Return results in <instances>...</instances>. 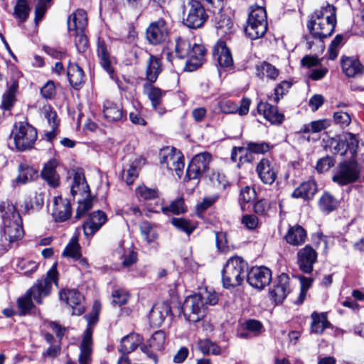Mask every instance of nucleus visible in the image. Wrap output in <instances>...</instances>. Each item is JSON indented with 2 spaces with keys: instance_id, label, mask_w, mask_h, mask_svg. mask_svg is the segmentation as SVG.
Returning a JSON list of instances; mask_svg holds the SVG:
<instances>
[{
  "instance_id": "f8f14e48",
  "label": "nucleus",
  "mask_w": 364,
  "mask_h": 364,
  "mask_svg": "<svg viewBox=\"0 0 364 364\" xmlns=\"http://www.w3.org/2000/svg\"><path fill=\"white\" fill-rule=\"evenodd\" d=\"M212 156L208 152L196 155L190 162L185 176L186 181L198 179L209 168Z\"/></svg>"
},
{
  "instance_id": "f257e3e1",
  "label": "nucleus",
  "mask_w": 364,
  "mask_h": 364,
  "mask_svg": "<svg viewBox=\"0 0 364 364\" xmlns=\"http://www.w3.org/2000/svg\"><path fill=\"white\" fill-rule=\"evenodd\" d=\"M2 224L0 230V242L3 249L11 248L14 243L22 239L24 231L22 219L16 207L9 200L0 203Z\"/></svg>"
},
{
  "instance_id": "0eeeda50",
  "label": "nucleus",
  "mask_w": 364,
  "mask_h": 364,
  "mask_svg": "<svg viewBox=\"0 0 364 364\" xmlns=\"http://www.w3.org/2000/svg\"><path fill=\"white\" fill-rule=\"evenodd\" d=\"M245 27L246 35L252 40L262 38L268 28L266 10L262 6H252Z\"/></svg>"
},
{
  "instance_id": "603ef678",
  "label": "nucleus",
  "mask_w": 364,
  "mask_h": 364,
  "mask_svg": "<svg viewBox=\"0 0 364 364\" xmlns=\"http://www.w3.org/2000/svg\"><path fill=\"white\" fill-rule=\"evenodd\" d=\"M338 201L328 193L323 194L319 200V207L324 212H331L336 209Z\"/></svg>"
},
{
  "instance_id": "37998d69",
  "label": "nucleus",
  "mask_w": 364,
  "mask_h": 364,
  "mask_svg": "<svg viewBox=\"0 0 364 364\" xmlns=\"http://www.w3.org/2000/svg\"><path fill=\"white\" fill-rule=\"evenodd\" d=\"M256 75L261 79L267 77L275 80L279 75V70L267 62H262L256 65Z\"/></svg>"
},
{
  "instance_id": "5701e85b",
  "label": "nucleus",
  "mask_w": 364,
  "mask_h": 364,
  "mask_svg": "<svg viewBox=\"0 0 364 364\" xmlns=\"http://www.w3.org/2000/svg\"><path fill=\"white\" fill-rule=\"evenodd\" d=\"M213 55L220 68H230L233 65L232 54L224 41H218L214 46Z\"/></svg>"
},
{
  "instance_id": "a18cd8bd",
  "label": "nucleus",
  "mask_w": 364,
  "mask_h": 364,
  "mask_svg": "<svg viewBox=\"0 0 364 364\" xmlns=\"http://www.w3.org/2000/svg\"><path fill=\"white\" fill-rule=\"evenodd\" d=\"M80 249L77 238L73 237L65 246L62 252V256L73 260L77 259L81 255Z\"/></svg>"
},
{
  "instance_id": "49530a36",
  "label": "nucleus",
  "mask_w": 364,
  "mask_h": 364,
  "mask_svg": "<svg viewBox=\"0 0 364 364\" xmlns=\"http://www.w3.org/2000/svg\"><path fill=\"white\" fill-rule=\"evenodd\" d=\"M215 14L214 21L215 26L218 29H220L222 32L227 33L230 31L233 23L230 17L224 14L222 11H216Z\"/></svg>"
},
{
  "instance_id": "f3484780",
  "label": "nucleus",
  "mask_w": 364,
  "mask_h": 364,
  "mask_svg": "<svg viewBox=\"0 0 364 364\" xmlns=\"http://www.w3.org/2000/svg\"><path fill=\"white\" fill-rule=\"evenodd\" d=\"M247 281L255 289H262L272 279V272L267 267L261 266L252 267L247 274Z\"/></svg>"
},
{
  "instance_id": "7c9ffc66",
  "label": "nucleus",
  "mask_w": 364,
  "mask_h": 364,
  "mask_svg": "<svg viewBox=\"0 0 364 364\" xmlns=\"http://www.w3.org/2000/svg\"><path fill=\"white\" fill-rule=\"evenodd\" d=\"M87 15L83 9H77L69 16L68 28L70 32H82L87 25Z\"/></svg>"
},
{
  "instance_id": "a19ab883",
  "label": "nucleus",
  "mask_w": 364,
  "mask_h": 364,
  "mask_svg": "<svg viewBox=\"0 0 364 364\" xmlns=\"http://www.w3.org/2000/svg\"><path fill=\"white\" fill-rule=\"evenodd\" d=\"M67 75L70 84L75 88H77L84 82V72L76 63H70L68 64Z\"/></svg>"
},
{
  "instance_id": "6e6d98bb",
  "label": "nucleus",
  "mask_w": 364,
  "mask_h": 364,
  "mask_svg": "<svg viewBox=\"0 0 364 364\" xmlns=\"http://www.w3.org/2000/svg\"><path fill=\"white\" fill-rule=\"evenodd\" d=\"M107 221V216L104 211L97 210L92 212V235L97 232Z\"/></svg>"
},
{
  "instance_id": "1a4fd4ad",
  "label": "nucleus",
  "mask_w": 364,
  "mask_h": 364,
  "mask_svg": "<svg viewBox=\"0 0 364 364\" xmlns=\"http://www.w3.org/2000/svg\"><path fill=\"white\" fill-rule=\"evenodd\" d=\"M184 24L191 28H200L208 19V15L201 3L198 0H183Z\"/></svg>"
},
{
  "instance_id": "2f4dec72",
  "label": "nucleus",
  "mask_w": 364,
  "mask_h": 364,
  "mask_svg": "<svg viewBox=\"0 0 364 364\" xmlns=\"http://www.w3.org/2000/svg\"><path fill=\"white\" fill-rule=\"evenodd\" d=\"M171 312V308L166 302L154 304L149 312V321L151 325L159 326Z\"/></svg>"
},
{
  "instance_id": "f704fd0d",
  "label": "nucleus",
  "mask_w": 364,
  "mask_h": 364,
  "mask_svg": "<svg viewBox=\"0 0 364 364\" xmlns=\"http://www.w3.org/2000/svg\"><path fill=\"white\" fill-rule=\"evenodd\" d=\"M284 237L287 242L291 245H301L306 241V232L301 225H295L289 228Z\"/></svg>"
},
{
  "instance_id": "864d4df0",
  "label": "nucleus",
  "mask_w": 364,
  "mask_h": 364,
  "mask_svg": "<svg viewBox=\"0 0 364 364\" xmlns=\"http://www.w3.org/2000/svg\"><path fill=\"white\" fill-rule=\"evenodd\" d=\"M136 196L139 200H151L158 198V191L149 188L145 186H140L136 190Z\"/></svg>"
},
{
  "instance_id": "5fc2aeb1",
  "label": "nucleus",
  "mask_w": 364,
  "mask_h": 364,
  "mask_svg": "<svg viewBox=\"0 0 364 364\" xmlns=\"http://www.w3.org/2000/svg\"><path fill=\"white\" fill-rule=\"evenodd\" d=\"M256 197V192L253 188L245 186L240 191L239 203L242 210L245 209L246 203L252 202Z\"/></svg>"
},
{
  "instance_id": "680f3d73",
  "label": "nucleus",
  "mask_w": 364,
  "mask_h": 364,
  "mask_svg": "<svg viewBox=\"0 0 364 364\" xmlns=\"http://www.w3.org/2000/svg\"><path fill=\"white\" fill-rule=\"evenodd\" d=\"M38 264L33 261L21 259L18 263V267L23 271L25 275L29 276L36 271Z\"/></svg>"
},
{
  "instance_id": "7ed1b4c3",
  "label": "nucleus",
  "mask_w": 364,
  "mask_h": 364,
  "mask_svg": "<svg viewBox=\"0 0 364 364\" xmlns=\"http://www.w3.org/2000/svg\"><path fill=\"white\" fill-rule=\"evenodd\" d=\"M70 191L73 196L78 194L82 197L77 200L78 207L75 218H81L86 215L89 216L82 225L83 233L85 237L89 240L91 235V215L89 213L91 209V193L90 186L82 173L76 172L75 173Z\"/></svg>"
},
{
  "instance_id": "ea45409f",
  "label": "nucleus",
  "mask_w": 364,
  "mask_h": 364,
  "mask_svg": "<svg viewBox=\"0 0 364 364\" xmlns=\"http://www.w3.org/2000/svg\"><path fill=\"white\" fill-rule=\"evenodd\" d=\"M44 339L50 346L42 353V358L54 359L58 357L61 352V343L50 333L44 334Z\"/></svg>"
},
{
  "instance_id": "9b49d317",
  "label": "nucleus",
  "mask_w": 364,
  "mask_h": 364,
  "mask_svg": "<svg viewBox=\"0 0 364 364\" xmlns=\"http://www.w3.org/2000/svg\"><path fill=\"white\" fill-rule=\"evenodd\" d=\"M96 55L101 68L109 75L111 79L114 80L115 70L113 65L116 60L111 55L107 41L101 37H99L97 41Z\"/></svg>"
},
{
  "instance_id": "3c124183",
  "label": "nucleus",
  "mask_w": 364,
  "mask_h": 364,
  "mask_svg": "<svg viewBox=\"0 0 364 364\" xmlns=\"http://www.w3.org/2000/svg\"><path fill=\"white\" fill-rule=\"evenodd\" d=\"M198 346L199 350L204 355H219L220 353V348L216 343L208 339L200 341L198 343Z\"/></svg>"
},
{
  "instance_id": "4c0bfd02",
  "label": "nucleus",
  "mask_w": 364,
  "mask_h": 364,
  "mask_svg": "<svg viewBox=\"0 0 364 364\" xmlns=\"http://www.w3.org/2000/svg\"><path fill=\"white\" fill-rule=\"evenodd\" d=\"M161 70V59L154 55H150L146 70V76L148 83H154L156 82Z\"/></svg>"
},
{
  "instance_id": "c756f323",
  "label": "nucleus",
  "mask_w": 364,
  "mask_h": 364,
  "mask_svg": "<svg viewBox=\"0 0 364 364\" xmlns=\"http://www.w3.org/2000/svg\"><path fill=\"white\" fill-rule=\"evenodd\" d=\"M318 191L315 180L309 179L300 184L291 193L294 198H302L305 200H311Z\"/></svg>"
},
{
  "instance_id": "72a5a7b5",
  "label": "nucleus",
  "mask_w": 364,
  "mask_h": 364,
  "mask_svg": "<svg viewBox=\"0 0 364 364\" xmlns=\"http://www.w3.org/2000/svg\"><path fill=\"white\" fill-rule=\"evenodd\" d=\"M143 338L138 333H132L123 337L121 340L119 350L122 354H129L141 346Z\"/></svg>"
},
{
  "instance_id": "bf43d9fd",
  "label": "nucleus",
  "mask_w": 364,
  "mask_h": 364,
  "mask_svg": "<svg viewBox=\"0 0 364 364\" xmlns=\"http://www.w3.org/2000/svg\"><path fill=\"white\" fill-rule=\"evenodd\" d=\"M74 33L75 36V43L77 49L80 53L85 52L89 46L88 38L84 34V31L82 32L78 31Z\"/></svg>"
},
{
  "instance_id": "412c9836",
  "label": "nucleus",
  "mask_w": 364,
  "mask_h": 364,
  "mask_svg": "<svg viewBox=\"0 0 364 364\" xmlns=\"http://www.w3.org/2000/svg\"><path fill=\"white\" fill-rule=\"evenodd\" d=\"M206 50L203 45L195 43L188 53L186 70L193 71L200 67L205 60Z\"/></svg>"
},
{
  "instance_id": "ddd939ff",
  "label": "nucleus",
  "mask_w": 364,
  "mask_h": 364,
  "mask_svg": "<svg viewBox=\"0 0 364 364\" xmlns=\"http://www.w3.org/2000/svg\"><path fill=\"white\" fill-rule=\"evenodd\" d=\"M166 334L163 331H157L153 333L146 343L141 345V350L149 359L156 364L158 360L157 352L164 348Z\"/></svg>"
},
{
  "instance_id": "4d7b16f0",
  "label": "nucleus",
  "mask_w": 364,
  "mask_h": 364,
  "mask_svg": "<svg viewBox=\"0 0 364 364\" xmlns=\"http://www.w3.org/2000/svg\"><path fill=\"white\" fill-rule=\"evenodd\" d=\"M291 87V82L287 80L282 81L274 88V96L269 97V99L272 100L274 102L277 103L280 98H282L288 92Z\"/></svg>"
},
{
  "instance_id": "4be33fe9",
  "label": "nucleus",
  "mask_w": 364,
  "mask_h": 364,
  "mask_svg": "<svg viewBox=\"0 0 364 364\" xmlns=\"http://www.w3.org/2000/svg\"><path fill=\"white\" fill-rule=\"evenodd\" d=\"M256 171L261 181L267 185H272L277 177V171L273 164L266 158L262 159L257 164Z\"/></svg>"
},
{
  "instance_id": "39448f33",
  "label": "nucleus",
  "mask_w": 364,
  "mask_h": 364,
  "mask_svg": "<svg viewBox=\"0 0 364 364\" xmlns=\"http://www.w3.org/2000/svg\"><path fill=\"white\" fill-rule=\"evenodd\" d=\"M336 25V8L327 4L312 14L307 27L314 38L322 40L332 35Z\"/></svg>"
},
{
  "instance_id": "de8ad7c7",
  "label": "nucleus",
  "mask_w": 364,
  "mask_h": 364,
  "mask_svg": "<svg viewBox=\"0 0 364 364\" xmlns=\"http://www.w3.org/2000/svg\"><path fill=\"white\" fill-rule=\"evenodd\" d=\"M191 43L186 39L177 38L174 46V53L178 58L183 59L188 57L191 48Z\"/></svg>"
},
{
  "instance_id": "4468645a",
  "label": "nucleus",
  "mask_w": 364,
  "mask_h": 364,
  "mask_svg": "<svg viewBox=\"0 0 364 364\" xmlns=\"http://www.w3.org/2000/svg\"><path fill=\"white\" fill-rule=\"evenodd\" d=\"M168 29L166 21L160 18L149 24L146 30V38L150 44L159 45L167 39Z\"/></svg>"
},
{
  "instance_id": "69168bd1",
  "label": "nucleus",
  "mask_w": 364,
  "mask_h": 364,
  "mask_svg": "<svg viewBox=\"0 0 364 364\" xmlns=\"http://www.w3.org/2000/svg\"><path fill=\"white\" fill-rule=\"evenodd\" d=\"M137 261V253L134 250H129L124 252L122 257V265L123 267L129 268Z\"/></svg>"
},
{
  "instance_id": "6e6552de",
  "label": "nucleus",
  "mask_w": 364,
  "mask_h": 364,
  "mask_svg": "<svg viewBox=\"0 0 364 364\" xmlns=\"http://www.w3.org/2000/svg\"><path fill=\"white\" fill-rule=\"evenodd\" d=\"M11 136L16 149L19 151L31 149L38 137L36 128L27 122H16L14 125Z\"/></svg>"
},
{
  "instance_id": "774afa93",
  "label": "nucleus",
  "mask_w": 364,
  "mask_h": 364,
  "mask_svg": "<svg viewBox=\"0 0 364 364\" xmlns=\"http://www.w3.org/2000/svg\"><path fill=\"white\" fill-rule=\"evenodd\" d=\"M333 165L334 160L330 156H326L318 161L316 168L318 172L323 173L328 171Z\"/></svg>"
},
{
  "instance_id": "393cba45",
  "label": "nucleus",
  "mask_w": 364,
  "mask_h": 364,
  "mask_svg": "<svg viewBox=\"0 0 364 364\" xmlns=\"http://www.w3.org/2000/svg\"><path fill=\"white\" fill-rule=\"evenodd\" d=\"M18 176L12 181V186L14 188L31 183L38 176V171L36 168L24 163H21L18 165Z\"/></svg>"
},
{
  "instance_id": "bb28decb",
  "label": "nucleus",
  "mask_w": 364,
  "mask_h": 364,
  "mask_svg": "<svg viewBox=\"0 0 364 364\" xmlns=\"http://www.w3.org/2000/svg\"><path fill=\"white\" fill-rule=\"evenodd\" d=\"M152 83L146 82L144 86V92L147 95L151 101L153 108L160 114L164 112V109L161 107V101L166 92L161 90L159 87H156L151 85Z\"/></svg>"
},
{
  "instance_id": "052dcab7",
  "label": "nucleus",
  "mask_w": 364,
  "mask_h": 364,
  "mask_svg": "<svg viewBox=\"0 0 364 364\" xmlns=\"http://www.w3.org/2000/svg\"><path fill=\"white\" fill-rule=\"evenodd\" d=\"M44 117L47 119L48 124L50 127L58 129L60 120L58 118L56 112L51 107L45 108Z\"/></svg>"
},
{
  "instance_id": "e433bc0d",
  "label": "nucleus",
  "mask_w": 364,
  "mask_h": 364,
  "mask_svg": "<svg viewBox=\"0 0 364 364\" xmlns=\"http://www.w3.org/2000/svg\"><path fill=\"white\" fill-rule=\"evenodd\" d=\"M44 204V196L42 193H34L28 196L24 200L23 213L31 214L40 210Z\"/></svg>"
},
{
  "instance_id": "8fccbe9b",
  "label": "nucleus",
  "mask_w": 364,
  "mask_h": 364,
  "mask_svg": "<svg viewBox=\"0 0 364 364\" xmlns=\"http://www.w3.org/2000/svg\"><path fill=\"white\" fill-rule=\"evenodd\" d=\"M140 163V160L136 159L129 166L127 169H124L122 173V178L124 179L127 185H131L138 177L137 166Z\"/></svg>"
},
{
  "instance_id": "20e7f679",
  "label": "nucleus",
  "mask_w": 364,
  "mask_h": 364,
  "mask_svg": "<svg viewBox=\"0 0 364 364\" xmlns=\"http://www.w3.org/2000/svg\"><path fill=\"white\" fill-rule=\"evenodd\" d=\"M218 301V296L215 293L206 290L191 295L186 297L183 304V315L189 322H198L205 316L208 306L216 304Z\"/></svg>"
},
{
  "instance_id": "b1692460",
  "label": "nucleus",
  "mask_w": 364,
  "mask_h": 364,
  "mask_svg": "<svg viewBox=\"0 0 364 364\" xmlns=\"http://www.w3.org/2000/svg\"><path fill=\"white\" fill-rule=\"evenodd\" d=\"M358 148V140L351 133H348L343 140L337 141L336 144L333 146L335 154L343 156L349 153L352 158L356 154Z\"/></svg>"
},
{
  "instance_id": "c03bdc74",
  "label": "nucleus",
  "mask_w": 364,
  "mask_h": 364,
  "mask_svg": "<svg viewBox=\"0 0 364 364\" xmlns=\"http://www.w3.org/2000/svg\"><path fill=\"white\" fill-rule=\"evenodd\" d=\"M31 8L27 0H17L14 6V16L20 22H25L30 14Z\"/></svg>"
},
{
  "instance_id": "79ce46f5",
  "label": "nucleus",
  "mask_w": 364,
  "mask_h": 364,
  "mask_svg": "<svg viewBox=\"0 0 364 364\" xmlns=\"http://www.w3.org/2000/svg\"><path fill=\"white\" fill-rule=\"evenodd\" d=\"M311 331L312 333L321 334L331 325L324 313L319 314L314 311L311 314Z\"/></svg>"
},
{
  "instance_id": "58836bf2",
  "label": "nucleus",
  "mask_w": 364,
  "mask_h": 364,
  "mask_svg": "<svg viewBox=\"0 0 364 364\" xmlns=\"http://www.w3.org/2000/svg\"><path fill=\"white\" fill-rule=\"evenodd\" d=\"M151 212L159 213L162 212L165 215L173 213L175 215L183 214L186 212L187 208L184 203L183 198H179L172 201L169 205L164 207L161 203L159 204V209L149 208Z\"/></svg>"
},
{
  "instance_id": "c9c22d12",
  "label": "nucleus",
  "mask_w": 364,
  "mask_h": 364,
  "mask_svg": "<svg viewBox=\"0 0 364 364\" xmlns=\"http://www.w3.org/2000/svg\"><path fill=\"white\" fill-rule=\"evenodd\" d=\"M105 117L110 122L120 121L124 117V112L121 105L106 100L103 105Z\"/></svg>"
},
{
  "instance_id": "0e129e2a",
  "label": "nucleus",
  "mask_w": 364,
  "mask_h": 364,
  "mask_svg": "<svg viewBox=\"0 0 364 364\" xmlns=\"http://www.w3.org/2000/svg\"><path fill=\"white\" fill-rule=\"evenodd\" d=\"M42 97L46 100L53 99L56 95V88L53 81H48L41 89Z\"/></svg>"
},
{
  "instance_id": "338daca9",
  "label": "nucleus",
  "mask_w": 364,
  "mask_h": 364,
  "mask_svg": "<svg viewBox=\"0 0 364 364\" xmlns=\"http://www.w3.org/2000/svg\"><path fill=\"white\" fill-rule=\"evenodd\" d=\"M112 297L115 304L122 306L127 302L129 294L124 289H118L112 293Z\"/></svg>"
},
{
  "instance_id": "13d9d810",
  "label": "nucleus",
  "mask_w": 364,
  "mask_h": 364,
  "mask_svg": "<svg viewBox=\"0 0 364 364\" xmlns=\"http://www.w3.org/2000/svg\"><path fill=\"white\" fill-rule=\"evenodd\" d=\"M247 153H255V154H265L269 150V146L265 142H252L249 141L246 143Z\"/></svg>"
},
{
  "instance_id": "cd10ccee",
  "label": "nucleus",
  "mask_w": 364,
  "mask_h": 364,
  "mask_svg": "<svg viewBox=\"0 0 364 364\" xmlns=\"http://www.w3.org/2000/svg\"><path fill=\"white\" fill-rule=\"evenodd\" d=\"M343 73L349 77H355L360 75L364 70L360 60L355 57L343 56L341 60Z\"/></svg>"
},
{
  "instance_id": "e2e57ef3",
  "label": "nucleus",
  "mask_w": 364,
  "mask_h": 364,
  "mask_svg": "<svg viewBox=\"0 0 364 364\" xmlns=\"http://www.w3.org/2000/svg\"><path fill=\"white\" fill-rule=\"evenodd\" d=\"M242 223L248 230H255L259 226L258 218L253 214H247L242 217Z\"/></svg>"
},
{
  "instance_id": "a878e982",
  "label": "nucleus",
  "mask_w": 364,
  "mask_h": 364,
  "mask_svg": "<svg viewBox=\"0 0 364 364\" xmlns=\"http://www.w3.org/2000/svg\"><path fill=\"white\" fill-rule=\"evenodd\" d=\"M85 318L87 322V326L80 345V364H89L91 356V314H86Z\"/></svg>"
},
{
  "instance_id": "423d86ee",
  "label": "nucleus",
  "mask_w": 364,
  "mask_h": 364,
  "mask_svg": "<svg viewBox=\"0 0 364 364\" xmlns=\"http://www.w3.org/2000/svg\"><path fill=\"white\" fill-rule=\"evenodd\" d=\"M247 264L240 257H230L226 262L222 274L225 288L235 287L242 284L247 276Z\"/></svg>"
},
{
  "instance_id": "aec40b11",
  "label": "nucleus",
  "mask_w": 364,
  "mask_h": 364,
  "mask_svg": "<svg viewBox=\"0 0 364 364\" xmlns=\"http://www.w3.org/2000/svg\"><path fill=\"white\" fill-rule=\"evenodd\" d=\"M52 215L57 223L68 220L72 215V207L70 202L62 196H55L53 198V209Z\"/></svg>"
},
{
  "instance_id": "a211bd4d",
  "label": "nucleus",
  "mask_w": 364,
  "mask_h": 364,
  "mask_svg": "<svg viewBox=\"0 0 364 364\" xmlns=\"http://www.w3.org/2000/svg\"><path fill=\"white\" fill-rule=\"evenodd\" d=\"M291 291L290 279L287 274L282 273L274 280L269 294L276 303H282Z\"/></svg>"
},
{
  "instance_id": "6ab92c4d",
  "label": "nucleus",
  "mask_w": 364,
  "mask_h": 364,
  "mask_svg": "<svg viewBox=\"0 0 364 364\" xmlns=\"http://www.w3.org/2000/svg\"><path fill=\"white\" fill-rule=\"evenodd\" d=\"M317 252L307 245L297 252V263L299 269L304 273L309 274L313 271V266L317 261Z\"/></svg>"
},
{
  "instance_id": "473e14b6",
  "label": "nucleus",
  "mask_w": 364,
  "mask_h": 364,
  "mask_svg": "<svg viewBox=\"0 0 364 364\" xmlns=\"http://www.w3.org/2000/svg\"><path fill=\"white\" fill-rule=\"evenodd\" d=\"M257 110L272 124H279L284 119V114L278 112L277 107L267 102H259L257 105Z\"/></svg>"
},
{
  "instance_id": "dca6fc26",
  "label": "nucleus",
  "mask_w": 364,
  "mask_h": 364,
  "mask_svg": "<svg viewBox=\"0 0 364 364\" xmlns=\"http://www.w3.org/2000/svg\"><path fill=\"white\" fill-rule=\"evenodd\" d=\"M360 168L355 161L343 163L338 172L333 176V181L340 185H346L358 179Z\"/></svg>"
},
{
  "instance_id": "2eb2a0df",
  "label": "nucleus",
  "mask_w": 364,
  "mask_h": 364,
  "mask_svg": "<svg viewBox=\"0 0 364 364\" xmlns=\"http://www.w3.org/2000/svg\"><path fill=\"white\" fill-rule=\"evenodd\" d=\"M59 298L73 309V314L80 316L85 312L84 297L77 290L63 289Z\"/></svg>"
},
{
  "instance_id": "f03ea898",
  "label": "nucleus",
  "mask_w": 364,
  "mask_h": 364,
  "mask_svg": "<svg viewBox=\"0 0 364 364\" xmlns=\"http://www.w3.org/2000/svg\"><path fill=\"white\" fill-rule=\"evenodd\" d=\"M58 273L56 264L48 271L44 278L38 279L37 282L26 291L24 295L17 299V306L21 315L28 314L34 307L32 299L38 304H41L43 298L48 296L52 290V285H58Z\"/></svg>"
},
{
  "instance_id": "09e8293b",
  "label": "nucleus",
  "mask_w": 364,
  "mask_h": 364,
  "mask_svg": "<svg viewBox=\"0 0 364 364\" xmlns=\"http://www.w3.org/2000/svg\"><path fill=\"white\" fill-rule=\"evenodd\" d=\"M171 223L177 229L185 232L187 235H191L193 231L196 228L195 223L191 222L185 218H174L171 220Z\"/></svg>"
},
{
  "instance_id": "c85d7f7f",
  "label": "nucleus",
  "mask_w": 364,
  "mask_h": 364,
  "mask_svg": "<svg viewBox=\"0 0 364 364\" xmlns=\"http://www.w3.org/2000/svg\"><path fill=\"white\" fill-rule=\"evenodd\" d=\"M58 165V161L55 159H51L44 164L41 172L42 178L46 181L50 186L53 188L59 185V176L56 171Z\"/></svg>"
},
{
  "instance_id": "9d476101",
  "label": "nucleus",
  "mask_w": 364,
  "mask_h": 364,
  "mask_svg": "<svg viewBox=\"0 0 364 364\" xmlns=\"http://www.w3.org/2000/svg\"><path fill=\"white\" fill-rule=\"evenodd\" d=\"M183 156L175 148H166L161 151L160 162L162 168L168 171H175L181 178L184 168Z\"/></svg>"
}]
</instances>
